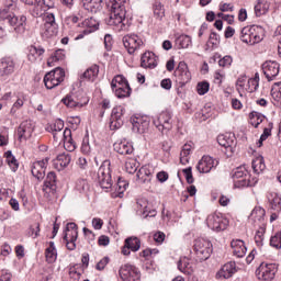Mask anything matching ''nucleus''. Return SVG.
<instances>
[{"instance_id": "obj_1", "label": "nucleus", "mask_w": 281, "mask_h": 281, "mask_svg": "<svg viewBox=\"0 0 281 281\" xmlns=\"http://www.w3.org/2000/svg\"><path fill=\"white\" fill-rule=\"evenodd\" d=\"M124 3H126V0H114L110 16L105 20L106 25L116 30V32H122V30L126 27L124 23L126 19V8Z\"/></svg>"}, {"instance_id": "obj_2", "label": "nucleus", "mask_w": 281, "mask_h": 281, "mask_svg": "<svg viewBox=\"0 0 281 281\" xmlns=\"http://www.w3.org/2000/svg\"><path fill=\"white\" fill-rule=\"evenodd\" d=\"M265 38V29L259 25L245 26L240 31V41L246 45H256Z\"/></svg>"}, {"instance_id": "obj_3", "label": "nucleus", "mask_w": 281, "mask_h": 281, "mask_svg": "<svg viewBox=\"0 0 281 281\" xmlns=\"http://www.w3.org/2000/svg\"><path fill=\"white\" fill-rule=\"evenodd\" d=\"M97 177L98 183L103 190H111V188H113V179L111 178V161H103L98 170Z\"/></svg>"}, {"instance_id": "obj_4", "label": "nucleus", "mask_w": 281, "mask_h": 281, "mask_svg": "<svg viewBox=\"0 0 281 281\" xmlns=\"http://www.w3.org/2000/svg\"><path fill=\"white\" fill-rule=\"evenodd\" d=\"M194 252L200 260V262H203V260H207L210 256L212 255V243L210 240L204 238L195 239L194 241Z\"/></svg>"}, {"instance_id": "obj_5", "label": "nucleus", "mask_w": 281, "mask_h": 281, "mask_svg": "<svg viewBox=\"0 0 281 281\" xmlns=\"http://www.w3.org/2000/svg\"><path fill=\"white\" fill-rule=\"evenodd\" d=\"M65 80V70L63 68H55L44 76V85L46 89H55L60 82Z\"/></svg>"}, {"instance_id": "obj_6", "label": "nucleus", "mask_w": 281, "mask_h": 281, "mask_svg": "<svg viewBox=\"0 0 281 281\" xmlns=\"http://www.w3.org/2000/svg\"><path fill=\"white\" fill-rule=\"evenodd\" d=\"M206 225L213 232H225V229H227V225H229V221L221 214L214 213L207 216Z\"/></svg>"}, {"instance_id": "obj_7", "label": "nucleus", "mask_w": 281, "mask_h": 281, "mask_svg": "<svg viewBox=\"0 0 281 281\" xmlns=\"http://www.w3.org/2000/svg\"><path fill=\"white\" fill-rule=\"evenodd\" d=\"M276 273H278V267L274 263H261L256 270V276L261 281L273 280Z\"/></svg>"}, {"instance_id": "obj_8", "label": "nucleus", "mask_w": 281, "mask_h": 281, "mask_svg": "<svg viewBox=\"0 0 281 281\" xmlns=\"http://www.w3.org/2000/svg\"><path fill=\"white\" fill-rule=\"evenodd\" d=\"M119 273L123 281H142L139 270L133 265L126 263L122 266Z\"/></svg>"}, {"instance_id": "obj_9", "label": "nucleus", "mask_w": 281, "mask_h": 281, "mask_svg": "<svg viewBox=\"0 0 281 281\" xmlns=\"http://www.w3.org/2000/svg\"><path fill=\"white\" fill-rule=\"evenodd\" d=\"M154 124L158 131H171L172 130V113L170 111L161 112L156 120H154Z\"/></svg>"}, {"instance_id": "obj_10", "label": "nucleus", "mask_w": 281, "mask_h": 281, "mask_svg": "<svg viewBox=\"0 0 281 281\" xmlns=\"http://www.w3.org/2000/svg\"><path fill=\"white\" fill-rule=\"evenodd\" d=\"M124 113L125 110L123 106L119 105L113 108L110 119V128L112 131L122 128V126H124Z\"/></svg>"}, {"instance_id": "obj_11", "label": "nucleus", "mask_w": 281, "mask_h": 281, "mask_svg": "<svg viewBox=\"0 0 281 281\" xmlns=\"http://www.w3.org/2000/svg\"><path fill=\"white\" fill-rule=\"evenodd\" d=\"M123 45L126 47L128 54H135V52H137V49L144 45V41H142V38L135 34L125 35L123 37Z\"/></svg>"}, {"instance_id": "obj_12", "label": "nucleus", "mask_w": 281, "mask_h": 281, "mask_svg": "<svg viewBox=\"0 0 281 281\" xmlns=\"http://www.w3.org/2000/svg\"><path fill=\"white\" fill-rule=\"evenodd\" d=\"M175 77L176 81H178L181 87L188 85V81L191 80L192 75L190 74V70H188V65L186 63H179L177 69L175 70Z\"/></svg>"}, {"instance_id": "obj_13", "label": "nucleus", "mask_w": 281, "mask_h": 281, "mask_svg": "<svg viewBox=\"0 0 281 281\" xmlns=\"http://www.w3.org/2000/svg\"><path fill=\"white\" fill-rule=\"evenodd\" d=\"M7 23L16 34H25V26L27 25V18L25 15H13L12 18H9Z\"/></svg>"}, {"instance_id": "obj_14", "label": "nucleus", "mask_w": 281, "mask_h": 281, "mask_svg": "<svg viewBox=\"0 0 281 281\" xmlns=\"http://www.w3.org/2000/svg\"><path fill=\"white\" fill-rule=\"evenodd\" d=\"M262 71L269 82L280 74V64L277 61H266L262 64Z\"/></svg>"}, {"instance_id": "obj_15", "label": "nucleus", "mask_w": 281, "mask_h": 281, "mask_svg": "<svg viewBox=\"0 0 281 281\" xmlns=\"http://www.w3.org/2000/svg\"><path fill=\"white\" fill-rule=\"evenodd\" d=\"M216 166H218V161L210 156H203L196 165V170L201 173H207L212 171V168H216Z\"/></svg>"}, {"instance_id": "obj_16", "label": "nucleus", "mask_w": 281, "mask_h": 281, "mask_svg": "<svg viewBox=\"0 0 281 281\" xmlns=\"http://www.w3.org/2000/svg\"><path fill=\"white\" fill-rule=\"evenodd\" d=\"M32 133H34V125L32 124V121H24L18 127V137L20 142H23V139H30V137H32Z\"/></svg>"}, {"instance_id": "obj_17", "label": "nucleus", "mask_w": 281, "mask_h": 281, "mask_svg": "<svg viewBox=\"0 0 281 281\" xmlns=\"http://www.w3.org/2000/svg\"><path fill=\"white\" fill-rule=\"evenodd\" d=\"M14 67H16L14 58L2 57L0 59V76H10L14 74Z\"/></svg>"}, {"instance_id": "obj_18", "label": "nucleus", "mask_w": 281, "mask_h": 281, "mask_svg": "<svg viewBox=\"0 0 281 281\" xmlns=\"http://www.w3.org/2000/svg\"><path fill=\"white\" fill-rule=\"evenodd\" d=\"M61 102L68 106V109H76V108H82L85 106V104H87L88 101H83L82 99L78 98V94L76 93H70L68 95H66V98H64L61 100Z\"/></svg>"}, {"instance_id": "obj_19", "label": "nucleus", "mask_w": 281, "mask_h": 281, "mask_svg": "<svg viewBox=\"0 0 281 281\" xmlns=\"http://www.w3.org/2000/svg\"><path fill=\"white\" fill-rule=\"evenodd\" d=\"M140 66L144 69H155L157 67V56L153 52H146L140 58Z\"/></svg>"}, {"instance_id": "obj_20", "label": "nucleus", "mask_w": 281, "mask_h": 281, "mask_svg": "<svg viewBox=\"0 0 281 281\" xmlns=\"http://www.w3.org/2000/svg\"><path fill=\"white\" fill-rule=\"evenodd\" d=\"M14 2L12 0H5L3 7L0 9V19L8 23L13 18Z\"/></svg>"}, {"instance_id": "obj_21", "label": "nucleus", "mask_w": 281, "mask_h": 281, "mask_svg": "<svg viewBox=\"0 0 281 281\" xmlns=\"http://www.w3.org/2000/svg\"><path fill=\"white\" fill-rule=\"evenodd\" d=\"M69 164H71V154L69 153L59 154L54 160V166L58 171L65 170Z\"/></svg>"}, {"instance_id": "obj_22", "label": "nucleus", "mask_w": 281, "mask_h": 281, "mask_svg": "<svg viewBox=\"0 0 281 281\" xmlns=\"http://www.w3.org/2000/svg\"><path fill=\"white\" fill-rule=\"evenodd\" d=\"M231 246L234 256L237 258H244V256L247 254V246H245V241L241 239H233Z\"/></svg>"}, {"instance_id": "obj_23", "label": "nucleus", "mask_w": 281, "mask_h": 281, "mask_svg": "<svg viewBox=\"0 0 281 281\" xmlns=\"http://www.w3.org/2000/svg\"><path fill=\"white\" fill-rule=\"evenodd\" d=\"M56 172L49 171L46 176V179L44 181L43 190L47 193H54L56 191Z\"/></svg>"}, {"instance_id": "obj_24", "label": "nucleus", "mask_w": 281, "mask_h": 281, "mask_svg": "<svg viewBox=\"0 0 281 281\" xmlns=\"http://www.w3.org/2000/svg\"><path fill=\"white\" fill-rule=\"evenodd\" d=\"M236 273V262L229 261L225 263L222 269L217 272L218 278H224V280H228Z\"/></svg>"}, {"instance_id": "obj_25", "label": "nucleus", "mask_w": 281, "mask_h": 281, "mask_svg": "<svg viewBox=\"0 0 281 281\" xmlns=\"http://www.w3.org/2000/svg\"><path fill=\"white\" fill-rule=\"evenodd\" d=\"M45 168H47L45 166V162H40L38 160L33 162L31 172H32L33 177H35V179H37V181L45 179Z\"/></svg>"}, {"instance_id": "obj_26", "label": "nucleus", "mask_w": 281, "mask_h": 281, "mask_svg": "<svg viewBox=\"0 0 281 281\" xmlns=\"http://www.w3.org/2000/svg\"><path fill=\"white\" fill-rule=\"evenodd\" d=\"M269 205H270V210H273V212L279 213L281 211V196L280 194L276 193V192H270L267 195Z\"/></svg>"}, {"instance_id": "obj_27", "label": "nucleus", "mask_w": 281, "mask_h": 281, "mask_svg": "<svg viewBox=\"0 0 281 281\" xmlns=\"http://www.w3.org/2000/svg\"><path fill=\"white\" fill-rule=\"evenodd\" d=\"M114 150H116L119 155H133L135 149L131 143L122 140L120 143H114Z\"/></svg>"}, {"instance_id": "obj_28", "label": "nucleus", "mask_w": 281, "mask_h": 281, "mask_svg": "<svg viewBox=\"0 0 281 281\" xmlns=\"http://www.w3.org/2000/svg\"><path fill=\"white\" fill-rule=\"evenodd\" d=\"M61 139L64 140V147L68 153H74L76 150V143L71 138V130L66 128L63 133Z\"/></svg>"}, {"instance_id": "obj_29", "label": "nucleus", "mask_w": 281, "mask_h": 281, "mask_svg": "<svg viewBox=\"0 0 281 281\" xmlns=\"http://www.w3.org/2000/svg\"><path fill=\"white\" fill-rule=\"evenodd\" d=\"M100 25V22L93 18H88L81 23V27H85L83 34H91V32H95Z\"/></svg>"}, {"instance_id": "obj_30", "label": "nucleus", "mask_w": 281, "mask_h": 281, "mask_svg": "<svg viewBox=\"0 0 281 281\" xmlns=\"http://www.w3.org/2000/svg\"><path fill=\"white\" fill-rule=\"evenodd\" d=\"M178 269L181 273H186L187 276H191L193 273L194 268H192V263L188 259V257H182L178 261Z\"/></svg>"}, {"instance_id": "obj_31", "label": "nucleus", "mask_w": 281, "mask_h": 281, "mask_svg": "<svg viewBox=\"0 0 281 281\" xmlns=\"http://www.w3.org/2000/svg\"><path fill=\"white\" fill-rule=\"evenodd\" d=\"M45 54V48L43 47H36V46H30L29 47V54H27V60L30 63H36L41 56Z\"/></svg>"}, {"instance_id": "obj_32", "label": "nucleus", "mask_w": 281, "mask_h": 281, "mask_svg": "<svg viewBox=\"0 0 281 281\" xmlns=\"http://www.w3.org/2000/svg\"><path fill=\"white\" fill-rule=\"evenodd\" d=\"M81 153L83 155H95L98 153V146L94 142H89V138H83Z\"/></svg>"}, {"instance_id": "obj_33", "label": "nucleus", "mask_w": 281, "mask_h": 281, "mask_svg": "<svg viewBox=\"0 0 281 281\" xmlns=\"http://www.w3.org/2000/svg\"><path fill=\"white\" fill-rule=\"evenodd\" d=\"M136 177H137V179H139V181H142V183L150 182V180L153 179V172L150 171V167L143 166L138 170Z\"/></svg>"}, {"instance_id": "obj_34", "label": "nucleus", "mask_w": 281, "mask_h": 281, "mask_svg": "<svg viewBox=\"0 0 281 281\" xmlns=\"http://www.w3.org/2000/svg\"><path fill=\"white\" fill-rule=\"evenodd\" d=\"M58 34V25L57 24H44L42 26V35L44 38H52Z\"/></svg>"}, {"instance_id": "obj_35", "label": "nucleus", "mask_w": 281, "mask_h": 281, "mask_svg": "<svg viewBox=\"0 0 281 281\" xmlns=\"http://www.w3.org/2000/svg\"><path fill=\"white\" fill-rule=\"evenodd\" d=\"M45 258L46 262H48L49 265L56 262V258H58V252L56 251V246L54 245V241H49V247L45 250Z\"/></svg>"}, {"instance_id": "obj_36", "label": "nucleus", "mask_w": 281, "mask_h": 281, "mask_svg": "<svg viewBox=\"0 0 281 281\" xmlns=\"http://www.w3.org/2000/svg\"><path fill=\"white\" fill-rule=\"evenodd\" d=\"M64 128H65V122H63V120L60 119L56 120L55 124L50 126V131L53 133V137L55 142H58V139L63 137V134H60V131H63Z\"/></svg>"}, {"instance_id": "obj_37", "label": "nucleus", "mask_w": 281, "mask_h": 281, "mask_svg": "<svg viewBox=\"0 0 281 281\" xmlns=\"http://www.w3.org/2000/svg\"><path fill=\"white\" fill-rule=\"evenodd\" d=\"M266 168L267 165H265V158L262 156H258L252 160V170L256 175H260Z\"/></svg>"}, {"instance_id": "obj_38", "label": "nucleus", "mask_w": 281, "mask_h": 281, "mask_svg": "<svg viewBox=\"0 0 281 281\" xmlns=\"http://www.w3.org/2000/svg\"><path fill=\"white\" fill-rule=\"evenodd\" d=\"M100 3H102V0H82L85 10L92 13L100 10Z\"/></svg>"}, {"instance_id": "obj_39", "label": "nucleus", "mask_w": 281, "mask_h": 281, "mask_svg": "<svg viewBox=\"0 0 281 281\" xmlns=\"http://www.w3.org/2000/svg\"><path fill=\"white\" fill-rule=\"evenodd\" d=\"M131 124L134 133H144V125L148 124L142 120V117L132 116Z\"/></svg>"}, {"instance_id": "obj_40", "label": "nucleus", "mask_w": 281, "mask_h": 281, "mask_svg": "<svg viewBox=\"0 0 281 281\" xmlns=\"http://www.w3.org/2000/svg\"><path fill=\"white\" fill-rule=\"evenodd\" d=\"M259 85H260V75L256 72L254 78L248 79L246 91H248V93H254V91H258Z\"/></svg>"}, {"instance_id": "obj_41", "label": "nucleus", "mask_w": 281, "mask_h": 281, "mask_svg": "<svg viewBox=\"0 0 281 281\" xmlns=\"http://www.w3.org/2000/svg\"><path fill=\"white\" fill-rule=\"evenodd\" d=\"M5 159L9 168H11L12 172H16L19 170V160L12 155L11 150H8L5 154Z\"/></svg>"}, {"instance_id": "obj_42", "label": "nucleus", "mask_w": 281, "mask_h": 281, "mask_svg": "<svg viewBox=\"0 0 281 281\" xmlns=\"http://www.w3.org/2000/svg\"><path fill=\"white\" fill-rule=\"evenodd\" d=\"M98 74H100V68L94 65L90 68H88L83 74H82V78H85L86 80H92L94 81L95 78H98Z\"/></svg>"}, {"instance_id": "obj_43", "label": "nucleus", "mask_w": 281, "mask_h": 281, "mask_svg": "<svg viewBox=\"0 0 281 281\" xmlns=\"http://www.w3.org/2000/svg\"><path fill=\"white\" fill-rule=\"evenodd\" d=\"M112 91H114L116 98H128L131 95V86L124 85L112 89Z\"/></svg>"}, {"instance_id": "obj_44", "label": "nucleus", "mask_w": 281, "mask_h": 281, "mask_svg": "<svg viewBox=\"0 0 281 281\" xmlns=\"http://www.w3.org/2000/svg\"><path fill=\"white\" fill-rule=\"evenodd\" d=\"M125 245L131 249V251H139V247H142V241L137 237H130L125 239Z\"/></svg>"}, {"instance_id": "obj_45", "label": "nucleus", "mask_w": 281, "mask_h": 281, "mask_svg": "<svg viewBox=\"0 0 281 281\" xmlns=\"http://www.w3.org/2000/svg\"><path fill=\"white\" fill-rule=\"evenodd\" d=\"M137 168H139V161L135 158H130L125 162V170L130 175H135L137 172Z\"/></svg>"}, {"instance_id": "obj_46", "label": "nucleus", "mask_w": 281, "mask_h": 281, "mask_svg": "<svg viewBox=\"0 0 281 281\" xmlns=\"http://www.w3.org/2000/svg\"><path fill=\"white\" fill-rule=\"evenodd\" d=\"M59 60H65V50L57 49L53 56L47 60L48 67H54V63H58Z\"/></svg>"}, {"instance_id": "obj_47", "label": "nucleus", "mask_w": 281, "mask_h": 281, "mask_svg": "<svg viewBox=\"0 0 281 281\" xmlns=\"http://www.w3.org/2000/svg\"><path fill=\"white\" fill-rule=\"evenodd\" d=\"M176 43L179 45V49H188L190 45H192V37L189 35H180Z\"/></svg>"}, {"instance_id": "obj_48", "label": "nucleus", "mask_w": 281, "mask_h": 281, "mask_svg": "<svg viewBox=\"0 0 281 281\" xmlns=\"http://www.w3.org/2000/svg\"><path fill=\"white\" fill-rule=\"evenodd\" d=\"M33 9L31 10V14L32 16H34L35 19H38V16H43L46 12L45 7L42 4L41 0L40 2H35Z\"/></svg>"}, {"instance_id": "obj_49", "label": "nucleus", "mask_w": 281, "mask_h": 281, "mask_svg": "<svg viewBox=\"0 0 281 281\" xmlns=\"http://www.w3.org/2000/svg\"><path fill=\"white\" fill-rule=\"evenodd\" d=\"M154 16L158 21H161V19L166 16V9L164 8V4H161V2H156L154 4Z\"/></svg>"}, {"instance_id": "obj_50", "label": "nucleus", "mask_w": 281, "mask_h": 281, "mask_svg": "<svg viewBox=\"0 0 281 281\" xmlns=\"http://www.w3.org/2000/svg\"><path fill=\"white\" fill-rule=\"evenodd\" d=\"M267 12H269V3L268 2H258L255 5L256 16H262V14H267Z\"/></svg>"}, {"instance_id": "obj_51", "label": "nucleus", "mask_w": 281, "mask_h": 281, "mask_svg": "<svg viewBox=\"0 0 281 281\" xmlns=\"http://www.w3.org/2000/svg\"><path fill=\"white\" fill-rule=\"evenodd\" d=\"M217 143L224 148H229V150H232V146H234V140L223 134L217 136Z\"/></svg>"}, {"instance_id": "obj_52", "label": "nucleus", "mask_w": 281, "mask_h": 281, "mask_svg": "<svg viewBox=\"0 0 281 281\" xmlns=\"http://www.w3.org/2000/svg\"><path fill=\"white\" fill-rule=\"evenodd\" d=\"M124 85H128V81L122 75H117L116 77H114L111 82L112 89L124 87Z\"/></svg>"}, {"instance_id": "obj_53", "label": "nucleus", "mask_w": 281, "mask_h": 281, "mask_svg": "<svg viewBox=\"0 0 281 281\" xmlns=\"http://www.w3.org/2000/svg\"><path fill=\"white\" fill-rule=\"evenodd\" d=\"M252 117L250 119V124L255 126V128H258L260 124L265 121V115L258 113V112H252L251 113Z\"/></svg>"}, {"instance_id": "obj_54", "label": "nucleus", "mask_w": 281, "mask_h": 281, "mask_svg": "<svg viewBox=\"0 0 281 281\" xmlns=\"http://www.w3.org/2000/svg\"><path fill=\"white\" fill-rule=\"evenodd\" d=\"M271 95L274 100H277V102H280V100H281V81L277 82L272 86Z\"/></svg>"}, {"instance_id": "obj_55", "label": "nucleus", "mask_w": 281, "mask_h": 281, "mask_svg": "<svg viewBox=\"0 0 281 281\" xmlns=\"http://www.w3.org/2000/svg\"><path fill=\"white\" fill-rule=\"evenodd\" d=\"M271 128H273V123H269L268 127L263 128V133L260 136V139L258 142V146H262V142L267 140L268 137L271 135Z\"/></svg>"}, {"instance_id": "obj_56", "label": "nucleus", "mask_w": 281, "mask_h": 281, "mask_svg": "<svg viewBox=\"0 0 281 281\" xmlns=\"http://www.w3.org/2000/svg\"><path fill=\"white\" fill-rule=\"evenodd\" d=\"M38 234H41V225L40 224H33L30 226L27 236L31 238H38Z\"/></svg>"}, {"instance_id": "obj_57", "label": "nucleus", "mask_w": 281, "mask_h": 281, "mask_svg": "<svg viewBox=\"0 0 281 281\" xmlns=\"http://www.w3.org/2000/svg\"><path fill=\"white\" fill-rule=\"evenodd\" d=\"M270 245L274 249H281V231L270 238Z\"/></svg>"}, {"instance_id": "obj_58", "label": "nucleus", "mask_w": 281, "mask_h": 281, "mask_svg": "<svg viewBox=\"0 0 281 281\" xmlns=\"http://www.w3.org/2000/svg\"><path fill=\"white\" fill-rule=\"evenodd\" d=\"M247 177V169L245 167H237L233 173V179H244Z\"/></svg>"}, {"instance_id": "obj_59", "label": "nucleus", "mask_w": 281, "mask_h": 281, "mask_svg": "<svg viewBox=\"0 0 281 281\" xmlns=\"http://www.w3.org/2000/svg\"><path fill=\"white\" fill-rule=\"evenodd\" d=\"M251 218H254L255 221H263L265 220V210L261 207H257L255 209L251 214H250Z\"/></svg>"}, {"instance_id": "obj_60", "label": "nucleus", "mask_w": 281, "mask_h": 281, "mask_svg": "<svg viewBox=\"0 0 281 281\" xmlns=\"http://www.w3.org/2000/svg\"><path fill=\"white\" fill-rule=\"evenodd\" d=\"M196 91L199 95H205L210 91V83L207 81H202L198 83Z\"/></svg>"}, {"instance_id": "obj_61", "label": "nucleus", "mask_w": 281, "mask_h": 281, "mask_svg": "<svg viewBox=\"0 0 281 281\" xmlns=\"http://www.w3.org/2000/svg\"><path fill=\"white\" fill-rule=\"evenodd\" d=\"M127 186H128V183H126V181L119 179L117 184H116L117 194L115 196H120V199H122V194H124V191L126 190Z\"/></svg>"}, {"instance_id": "obj_62", "label": "nucleus", "mask_w": 281, "mask_h": 281, "mask_svg": "<svg viewBox=\"0 0 281 281\" xmlns=\"http://www.w3.org/2000/svg\"><path fill=\"white\" fill-rule=\"evenodd\" d=\"M76 188L79 192H87V190H89V183L85 179H79L77 181Z\"/></svg>"}, {"instance_id": "obj_63", "label": "nucleus", "mask_w": 281, "mask_h": 281, "mask_svg": "<svg viewBox=\"0 0 281 281\" xmlns=\"http://www.w3.org/2000/svg\"><path fill=\"white\" fill-rule=\"evenodd\" d=\"M182 172L186 177L187 183H189V184L194 183V177L192 176V167H188V168L183 169Z\"/></svg>"}, {"instance_id": "obj_64", "label": "nucleus", "mask_w": 281, "mask_h": 281, "mask_svg": "<svg viewBox=\"0 0 281 281\" xmlns=\"http://www.w3.org/2000/svg\"><path fill=\"white\" fill-rule=\"evenodd\" d=\"M137 207L142 211V214H146L148 212V201L146 199L138 200Z\"/></svg>"}]
</instances>
